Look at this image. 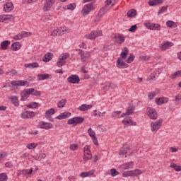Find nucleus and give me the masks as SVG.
<instances>
[{"instance_id":"nucleus-45","label":"nucleus","mask_w":181,"mask_h":181,"mask_svg":"<svg viewBox=\"0 0 181 181\" xmlns=\"http://www.w3.org/2000/svg\"><path fill=\"white\" fill-rule=\"evenodd\" d=\"M64 64H66V61H64L59 57L57 62V66H58V67H62V66H64Z\"/></svg>"},{"instance_id":"nucleus-18","label":"nucleus","mask_w":181,"mask_h":181,"mask_svg":"<svg viewBox=\"0 0 181 181\" xmlns=\"http://www.w3.org/2000/svg\"><path fill=\"white\" fill-rule=\"evenodd\" d=\"M38 81H42L43 80H52V75L49 74H42L37 75Z\"/></svg>"},{"instance_id":"nucleus-42","label":"nucleus","mask_w":181,"mask_h":181,"mask_svg":"<svg viewBox=\"0 0 181 181\" xmlns=\"http://www.w3.org/2000/svg\"><path fill=\"white\" fill-rule=\"evenodd\" d=\"M39 107V103L36 102H33L30 104L27 105V108H37Z\"/></svg>"},{"instance_id":"nucleus-13","label":"nucleus","mask_w":181,"mask_h":181,"mask_svg":"<svg viewBox=\"0 0 181 181\" xmlns=\"http://www.w3.org/2000/svg\"><path fill=\"white\" fill-rule=\"evenodd\" d=\"M122 124L124 125V128H126V127H128V125H136V122L132 121V118L129 117V119H124L122 120Z\"/></svg>"},{"instance_id":"nucleus-2","label":"nucleus","mask_w":181,"mask_h":181,"mask_svg":"<svg viewBox=\"0 0 181 181\" xmlns=\"http://www.w3.org/2000/svg\"><path fill=\"white\" fill-rule=\"evenodd\" d=\"M163 122V119H160L156 122H153L151 123V129L152 132H156L160 129V127H162V123Z\"/></svg>"},{"instance_id":"nucleus-14","label":"nucleus","mask_w":181,"mask_h":181,"mask_svg":"<svg viewBox=\"0 0 181 181\" xmlns=\"http://www.w3.org/2000/svg\"><path fill=\"white\" fill-rule=\"evenodd\" d=\"M55 0H46L45 5L43 6V10L45 11H49L52 6L53 4H54Z\"/></svg>"},{"instance_id":"nucleus-5","label":"nucleus","mask_w":181,"mask_h":181,"mask_svg":"<svg viewBox=\"0 0 181 181\" xmlns=\"http://www.w3.org/2000/svg\"><path fill=\"white\" fill-rule=\"evenodd\" d=\"M141 170H134L130 171H126L123 173V177H129V176H139L141 175Z\"/></svg>"},{"instance_id":"nucleus-43","label":"nucleus","mask_w":181,"mask_h":181,"mask_svg":"<svg viewBox=\"0 0 181 181\" xmlns=\"http://www.w3.org/2000/svg\"><path fill=\"white\" fill-rule=\"evenodd\" d=\"M66 105V99H62L58 102V108H63Z\"/></svg>"},{"instance_id":"nucleus-56","label":"nucleus","mask_w":181,"mask_h":181,"mask_svg":"<svg viewBox=\"0 0 181 181\" xmlns=\"http://www.w3.org/2000/svg\"><path fill=\"white\" fill-rule=\"evenodd\" d=\"M66 9H68L69 11H74V9H76V4L74 3L70 4L69 5L67 6Z\"/></svg>"},{"instance_id":"nucleus-54","label":"nucleus","mask_w":181,"mask_h":181,"mask_svg":"<svg viewBox=\"0 0 181 181\" xmlns=\"http://www.w3.org/2000/svg\"><path fill=\"white\" fill-rule=\"evenodd\" d=\"M21 33V37L23 39V37H28L32 35V33L30 32H26V31H23Z\"/></svg>"},{"instance_id":"nucleus-35","label":"nucleus","mask_w":181,"mask_h":181,"mask_svg":"<svg viewBox=\"0 0 181 181\" xmlns=\"http://www.w3.org/2000/svg\"><path fill=\"white\" fill-rule=\"evenodd\" d=\"M170 167L174 169L175 172H181V166L176 165L175 163H171Z\"/></svg>"},{"instance_id":"nucleus-34","label":"nucleus","mask_w":181,"mask_h":181,"mask_svg":"<svg viewBox=\"0 0 181 181\" xmlns=\"http://www.w3.org/2000/svg\"><path fill=\"white\" fill-rule=\"evenodd\" d=\"M128 18H135L136 16V10L132 8L127 13Z\"/></svg>"},{"instance_id":"nucleus-8","label":"nucleus","mask_w":181,"mask_h":181,"mask_svg":"<svg viewBox=\"0 0 181 181\" xmlns=\"http://www.w3.org/2000/svg\"><path fill=\"white\" fill-rule=\"evenodd\" d=\"M145 26L147 29H150V30H160V25L158 23H147L145 24Z\"/></svg>"},{"instance_id":"nucleus-19","label":"nucleus","mask_w":181,"mask_h":181,"mask_svg":"<svg viewBox=\"0 0 181 181\" xmlns=\"http://www.w3.org/2000/svg\"><path fill=\"white\" fill-rule=\"evenodd\" d=\"M40 127L42 129H50V128H53V124L52 123H47L45 122H40L39 123Z\"/></svg>"},{"instance_id":"nucleus-46","label":"nucleus","mask_w":181,"mask_h":181,"mask_svg":"<svg viewBox=\"0 0 181 181\" xmlns=\"http://www.w3.org/2000/svg\"><path fill=\"white\" fill-rule=\"evenodd\" d=\"M110 173L111 176H112L113 177H115V176H118V175H119V172L117 171V169L115 168H112L110 170Z\"/></svg>"},{"instance_id":"nucleus-4","label":"nucleus","mask_w":181,"mask_h":181,"mask_svg":"<svg viewBox=\"0 0 181 181\" xmlns=\"http://www.w3.org/2000/svg\"><path fill=\"white\" fill-rule=\"evenodd\" d=\"M146 112L148 117L151 118V119H156L158 118V113L156 112V110L153 107H147Z\"/></svg>"},{"instance_id":"nucleus-17","label":"nucleus","mask_w":181,"mask_h":181,"mask_svg":"<svg viewBox=\"0 0 181 181\" xmlns=\"http://www.w3.org/2000/svg\"><path fill=\"white\" fill-rule=\"evenodd\" d=\"M13 19L12 15H1L0 16V22H11Z\"/></svg>"},{"instance_id":"nucleus-64","label":"nucleus","mask_w":181,"mask_h":181,"mask_svg":"<svg viewBox=\"0 0 181 181\" xmlns=\"http://www.w3.org/2000/svg\"><path fill=\"white\" fill-rule=\"evenodd\" d=\"M13 39H14V40H22L23 38H22V34H21V33H18V34L16 35H15V36L13 37Z\"/></svg>"},{"instance_id":"nucleus-47","label":"nucleus","mask_w":181,"mask_h":181,"mask_svg":"<svg viewBox=\"0 0 181 181\" xmlns=\"http://www.w3.org/2000/svg\"><path fill=\"white\" fill-rule=\"evenodd\" d=\"M55 112H56V111L54 110V108H51V109L47 110L45 112V115L52 116V115H54V114H55Z\"/></svg>"},{"instance_id":"nucleus-53","label":"nucleus","mask_w":181,"mask_h":181,"mask_svg":"<svg viewBox=\"0 0 181 181\" xmlns=\"http://www.w3.org/2000/svg\"><path fill=\"white\" fill-rule=\"evenodd\" d=\"M104 50L105 52H108V50H111L112 49V44H105L103 47Z\"/></svg>"},{"instance_id":"nucleus-51","label":"nucleus","mask_w":181,"mask_h":181,"mask_svg":"<svg viewBox=\"0 0 181 181\" xmlns=\"http://www.w3.org/2000/svg\"><path fill=\"white\" fill-rule=\"evenodd\" d=\"M88 134H89V136H90V138L95 137V132H94L91 128H89L88 129Z\"/></svg>"},{"instance_id":"nucleus-63","label":"nucleus","mask_w":181,"mask_h":181,"mask_svg":"<svg viewBox=\"0 0 181 181\" xmlns=\"http://www.w3.org/2000/svg\"><path fill=\"white\" fill-rule=\"evenodd\" d=\"M21 117L23 119L29 118V111L23 112L21 114Z\"/></svg>"},{"instance_id":"nucleus-39","label":"nucleus","mask_w":181,"mask_h":181,"mask_svg":"<svg viewBox=\"0 0 181 181\" xmlns=\"http://www.w3.org/2000/svg\"><path fill=\"white\" fill-rule=\"evenodd\" d=\"M91 159V151H88L87 153H84L83 160L84 162H87V160H90Z\"/></svg>"},{"instance_id":"nucleus-27","label":"nucleus","mask_w":181,"mask_h":181,"mask_svg":"<svg viewBox=\"0 0 181 181\" xmlns=\"http://www.w3.org/2000/svg\"><path fill=\"white\" fill-rule=\"evenodd\" d=\"M51 59H53V54L52 52H48L44 56L43 62L47 63L48 62H50Z\"/></svg>"},{"instance_id":"nucleus-23","label":"nucleus","mask_w":181,"mask_h":181,"mask_svg":"<svg viewBox=\"0 0 181 181\" xmlns=\"http://www.w3.org/2000/svg\"><path fill=\"white\" fill-rule=\"evenodd\" d=\"M148 4L150 6H156V5H162L163 0H151Z\"/></svg>"},{"instance_id":"nucleus-28","label":"nucleus","mask_w":181,"mask_h":181,"mask_svg":"<svg viewBox=\"0 0 181 181\" xmlns=\"http://www.w3.org/2000/svg\"><path fill=\"white\" fill-rule=\"evenodd\" d=\"M24 67H26L27 69H36L37 67H39V64H37V62L25 64Z\"/></svg>"},{"instance_id":"nucleus-15","label":"nucleus","mask_w":181,"mask_h":181,"mask_svg":"<svg viewBox=\"0 0 181 181\" xmlns=\"http://www.w3.org/2000/svg\"><path fill=\"white\" fill-rule=\"evenodd\" d=\"M122 59L121 58H118V59L117 60V67H118V69H128V67H129V65H128L127 64H125V62H122Z\"/></svg>"},{"instance_id":"nucleus-36","label":"nucleus","mask_w":181,"mask_h":181,"mask_svg":"<svg viewBox=\"0 0 181 181\" xmlns=\"http://www.w3.org/2000/svg\"><path fill=\"white\" fill-rule=\"evenodd\" d=\"M85 37H86V39H90V40H95V31H92L90 33L86 35Z\"/></svg>"},{"instance_id":"nucleus-10","label":"nucleus","mask_w":181,"mask_h":181,"mask_svg":"<svg viewBox=\"0 0 181 181\" xmlns=\"http://www.w3.org/2000/svg\"><path fill=\"white\" fill-rule=\"evenodd\" d=\"M11 84V86H17L18 87H22L25 86L29 87V82L28 81H12Z\"/></svg>"},{"instance_id":"nucleus-3","label":"nucleus","mask_w":181,"mask_h":181,"mask_svg":"<svg viewBox=\"0 0 181 181\" xmlns=\"http://www.w3.org/2000/svg\"><path fill=\"white\" fill-rule=\"evenodd\" d=\"M83 121H84V118L81 117H75L69 119L67 122V124L68 125H73L74 127H76L77 124H82Z\"/></svg>"},{"instance_id":"nucleus-12","label":"nucleus","mask_w":181,"mask_h":181,"mask_svg":"<svg viewBox=\"0 0 181 181\" xmlns=\"http://www.w3.org/2000/svg\"><path fill=\"white\" fill-rule=\"evenodd\" d=\"M91 9H93V4H86L82 9V13L83 15H88L91 12Z\"/></svg>"},{"instance_id":"nucleus-62","label":"nucleus","mask_w":181,"mask_h":181,"mask_svg":"<svg viewBox=\"0 0 181 181\" xmlns=\"http://www.w3.org/2000/svg\"><path fill=\"white\" fill-rule=\"evenodd\" d=\"M177 77H179V73L177 71L170 75V78H172V80H175V78Z\"/></svg>"},{"instance_id":"nucleus-6","label":"nucleus","mask_w":181,"mask_h":181,"mask_svg":"<svg viewBox=\"0 0 181 181\" xmlns=\"http://www.w3.org/2000/svg\"><path fill=\"white\" fill-rule=\"evenodd\" d=\"M112 39L118 45H122L125 42V37L122 34H115Z\"/></svg>"},{"instance_id":"nucleus-9","label":"nucleus","mask_w":181,"mask_h":181,"mask_svg":"<svg viewBox=\"0 0 181 181\" xmlns=\"http://www.w3.org/2000/svg\"><path fill=\"white\" fill-rule=\"evenodd\" d=\"M173 46V42L169 41H164L160 45V49L162 52H165V50H168V49H170Z\"/></svg>"},{"instance_id":"nucleus-7","label":"nucleus","mask_w":181,"mask_h":181,"mask_svg":"<svg viewBox=\"0 0 181 181\" xmlns=\"http://www.w3.org/2000/svg\"><path fill=\"white\" fill-rule=\"evenodd\" d=\"M67 81L70 84H78L80 83V77L78 75H71L67 78Z\"/></svg>"},{"instance_id":"nucleus-41","label":"nucleus","mask_w":181,"mask_h":181,"mask_svg":"<svg viewBox=\"0 0 181 181\" xmlns=\"http://www.w3.org/2000/svg\"><path fill=\"white\" fill-rule=\"evenodd\" d=\"M45 158H46V153H45L37 154L35 156L36 160H42V159H45Z\"/></svg>"},{"instance_id":"nucleus-48","label":"nucleus","mask_w":181,"mask_h":181,"mask_svg":"<svg viewBox=\"0 0 181 181\" xmlns=\"http://www.w3.org/2000/svg\"><path fill=\"white\" fill-rule=\"evenodd\" d=\"M122 112L119 110L115 111L112 113V118H118L121 115Z\"/></svg>"},{"instance_id":"nucleus-49","label":"nucleus","mask_w":181,"mask_h":181,"mask_svg":"<svg viewBox=\"0 0 181 181\" xmlns=\"http://www.w3.org/2000/svg\"><path fill=\"white\" fill-rule=\"evenodd\" d=\"M169 6H163L158 12V15H160L162 13H165L168 11V8Z\"/></svg>"},{"instance_id":"nucleus-26","label":"nucleus","mask_w":181,"mask_h":181,"mask_svg":"<svg viewBox=\"0 0 181 181\" xmlns=\"http://www.w3.org/2000/svg\"><path fill=\"white\" fill-rule=\"evenodd\" d=\"M109 11L110 8H107V6L100 8L98 12V16H100V18H102V16H104V15H105V13H107Z\"/></svg>"},{"instance_id":"nucleus-50","label":"nucleus","mask_w":181,"mask_h":181,"mask_svg":"<svg viewBox=\"0 0 181 181\" xmlns=\"http://www.w3.org/2000/svg\"><path fill=\"white\" fill-rule=\"evenodd\" d=\"M106 87H108L111 90H113V88H117V84L112 83H110V82H107L106 83Z\"/></svg>"},{"instance_id":"nucleus-30","label":"nucleus","mask_w":181,"mask_h":181,"mask_svg":"<svg viewBox=\"0 0 181 181\" xmlns=\"http://www.w3.org/2000/svg\"><path fill=\"white\" fill-rule=\"evenodd\" d=\"M9 45H11V41H9V40H4V41L1 42V48L3 50H6V49L8 48Z\"/></svg>"},{"instance_id":"nucleus-52","label":"nucleus","mask_w":181,"mask_h":181,"mask_svg":"<svg viewBox=\"0 0 181 181\" xmlns=\"http://www.w3.org/2000/svg\"><path fill=\"white\" fill-rule=\"evenodd\" d=\"M7 180H8V175H6L5 173H1L0 181H7Z\"/></svg>"},{"instance_id":"nucleus-60","label":"nucleus","mask_w":181,"mask_h":181,"mask_svg":"<svg viewBox=\"0 0 181 181\" xmlns=\"http://www.w3.org/2000/svg\"><path fill=\"white\" fill-rule=\"evenodd\" d=\"M156 103L158 105H162V104H163V98H156Z\"/></svg>"},{"instance_id":"nucleus-1","label":"nucleus","mask_w":181,"mask_h":181,"mask_svg":"<svg viewBox=\"0 0 181 181\" xmlns=\"http://www.w3.org/2000/svg\"><path fill=\"white\" fill-rule=\"evenodd\" d=\"M66 33H69V28L66 27H61L59 28L54 30L51 33V36H63V35H66Z\"/></svg>"},{"instance_id":"nucleus-58","label":"nucleus","mask_w":181,"mask_h":181,"mask_svg":"<svg viewBox=\"0 0 181 181\" xmlns=\"http://www.w3.org/2000/svg\"><path fill=\"white\" fill-rule=\"evenodd\" d=\"M33 95H34L35 97H40L42 95V93L34 88V91L33 92Z\"/></svg>"},{"instance_id":"nucleus-33","label":"nucleus","mask_w":181,"mask_h":181,"mask_svg":"<svg viewBox=\"0 0 181 181\" xmlns=\"http://www.w3.org/2000/svg\"><path fill=\"white\" fill-rule=\"evenodd\" d=\"M21 101H26L28 98H29V96L28 95V92H26L25 90H23L21 93Z\"/></svg>"},{"instance_id":"nucleus-32","label":"nucleus","mask_w":181,"mask_h":181,"mask_svg":"<svg viewBox=\"0 0 181 181\" xmlns=\"http://www.w3.org/2000/svg\"><path fill=\"white\" fill-rule=\"evenodd\" d=\"M94 172H95V170H91L90 171H88V172H83L81 173L80 176L81 177H87V176H91L94 175Z\"/></svg>"},{"instance_id":"nucleus-59","label":"nucleus","mask_w":181,"mask_h":181,"mask_svg":"<svg viewBox=\"0 0 181 181\" xmlns=\"http://www.w3.org/2000/svg\"><path fill=\"white\" fill-rule=\"evenodd\" d=\"M69 148L71 151H77V149H78V144H71L69 146Z\"/></svg>"},{"instance_id":"nucleus-29","label":"nucleus","mask_w":181,"mask_h":181,"mask_svg":"<svg viewBox=\"0 0 181 181\" xmlns=\"http://www.w3.org/2000/svg\"><path fill=\"white\" fill-rule=\"evenodd\" d=\"M21 42H16L11 45V50L16 52V50H19V49H21Z\"/></svg>"},{"instance_id":"nucleus-37","label":"nucleus","mask_w":181,"mask_h":181,"mask_svg":"<svg viewBox=\"0 0 181 181\" xmlns=\"http://www.w3.org/2000/svg\"><path fill=\"white\" fill-rule=\"evenodd\" d=\"M10 101L13 103L15 107H19V100L18 99V97L15 96V97L11 98Z\"/></svg>"},{"instance_id":"nucleus-55","label":"nucleus","mask_w":181,"mask_h":181,"mask_svg":"<svg viewBox=\"0 0 181 181\" xmlns=\"http://www.w3.org/2000/svg\"><path fill=\"white\" fill-rule=\"evenodd\" d=\"M36 146H37V144H35V143H30L27 144L28 149H35Z\"/></svg>"},{"instance_id":"nucleus-44","label":"nucleus","mask_w":181,"mask_h":181,"mask_svg":"<svg viewBox=\"0 0 181 181\" xmlns=\"http://www.w3.org/2000/svg\"><path fill=\"white\" fill-rule=\"evenodd\" d=\"M135 59V55L130 54L129 57L126 59V62L128 63V64L132 63Z\"/></svg>"},{"instance_id":"nucleus-16","label":"nucleus","mask_w":181,"mask_h":181,"mask_svg":"<svg viewBox=\"0 0 181 181\" xmlns=\"http://www.w3.org/2000/svg\"><path fill=\"white\" fill-rule=\"evenodd\" d=\"M90 56H91V54L88 51L83 52L81 55V62L82 63H86V62H87V59L90 58Z\"/></svg>"},{"instance_id":"nucleus-40","label":"nucleus","mask_w":181,"mask_h":181,"mask_svg":"<svg viewBox=\"0 0 181 181\" xmlns=\"http://www.w3.org/2000/svg\"><path fill=\"white\" fill-rule=\"evenodd\" d=\"M70 57V54L69 52L63 53L59 57V59H62L64 62H66L67 59Z\"/></svg>"},{"instance_id":"nucleus-22","label":"nucleus","mask_w":181,"mask_h":181,"mask_svg":"<svg viewBox=\"0 0 181 181\" xmlns=\"http://www.w3.org/2000/svg\"><path fill=\"white\" fill-rule=\"evenodd\" d=\"M130 148L129 146H123L119 151V155L120 156H124V155H126V153H128V151H129Z\"/></svg>"},{"instance_id":"nucleus-61","label":"nucleus","mask_w":181,"mask_h":181,"mask_svg":"<svg viewBox=\"0 0 181 181\" xmlns=\"http://www.w3.org/2000/svg\"><path fill=\"white\" fill-rule=\"evenodd\" d=\"M137 26L136 24L133 25L131 26V28L129 29V32H132V33H134V32H136V29H137Z\"/></svg>"},{"instance_id":"nucleus-11","label":"nucleus","mask_w":181,"mask_h":181,"mask_svg":"<svg viewBox=\"0 0 181 181\" xmlns=\"http://www.w3.org/2000/svg\"><path fill=\"white\" fill-rule=\"evenodd\" d=\"M135 111V106L134 105H131L127 110L125 113H122L121 115V117L124 118V117H127V115H132L134 112Z\"/></svg>"},{"instance_id":"nucleus-25","label":"nucleus","mask_w":181,"mask_h":181,"mask_svg":"<svg viewBox=\"0 0 181 181\" xmlns=\"http://www.w3.org/2000/svg\"><path fill=\"white\" fill-rule=\"evenodd\" d=\"M92 107H93V105H91L83 104L79 106L78 107V110H80V111H87L88 110H90V108Z\"/></svg>"},{"instance_id":"nucleus-31","label":"nucleus","mask_w":181,"mask_h":181,"mask_svg":"<svg viewBox=\"0 0 181 181\" xmlns=\"http://www.w3.org/2000/svg\"><path fill=\"white\" fill-rule=\"evenodd\" d=\"M128 53H129V51L128 50V48L127 47H124L123 51L120 54V57H122V59L125 60V59H127V55L128 54Z\"/></svg>"},{"instance_id":"nucleus-21","label":"nucleus","mask_w":181,"mask_h":181,"mask_svg":"<svg viewBox=\"0 0 181 181\" xmlns=\"http://www.w3.org/2000/svg\"><path fill=\"white\" fill-rule=\"evenodd\" d=\"M4 9L5 12H11L13 11V4L12 2H8L4 6Z\"/></svg>"},{"instance_id":"nucleus-38","label":"nucleus","mask_w":181,"mask_h":181,"mask_svg":"<svg viewBox=\"0 0 181 181\" xmlns=\"http://www.w3.org/2000/svg\"><path fill=\"white\" fill-rule=\"evenodd\" d=\"M166 25L168 28H171L172 29H175V28L177 27V25H176V23L172 21H168L166 22Z\"/></svg>"},{"instance_id":"nucleus-57","label":"nucleus","mask_w":181,"mask_h":181,"mask_svg":"<svg viewBox=\"0 0 181 181\" xmlns=\"http://www.w3.org/2000/svg\"><path fill=\"white\" fill-rule=\"evenodd\" d=\"M26 93H28V96L33 95V91H35L34 88H28L25 90Z\"/></svg>"},{"instance_id":"nucleus-24","label":"nucleus","mask_w":181,"mask_h":181,"mask_svg":"<svg viewBox=\"0 0 181 181\" xmlns=\"http://www.w3.org/2000/svg\"><path fill=\"white\" fill-rule=\"evenodd\" d=\"M122 169H124V170H128L129 169H132L134 168V162H128L122 165Z\"/></svg>"},{"instance_id":"nucleus-20","label":"nucleus","mask_w":181,"mask_h":181,"mask_svg":"<svg viewBox=\"0 0 181 181\" xmlns=\"http://www.w3.org/2000/svg\"><path fill=\"white\" fill-rule=\"evenodd\" d=\"M71 115V113L69 112H64L61 113L59 116L56 117V119H66V118H69Z\"/></svg>"}]
</instances>
